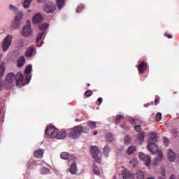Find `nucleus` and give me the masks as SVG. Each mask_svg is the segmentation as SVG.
Segmentation results:
<instances>
[{
    "label": "nucleus",
    "instance_id": "obj_5",
    "mask_svg": "<svg viewBox=\"0 0 179 179\" xmlns=\"http://www.w3.org/2000/svg\"><path fill=\"white\" fill-rule=\"evenodd\" d=\"M91 155H92L93 159H94L96 163H100V151L99 148L94 146L91 148Z\"/></svg>",
    "mask_w": 179,
    "mask_h": 179
},
{
    "label": "nucleus",
    "instance_id": "obj_35",
    "mask_svg": "<svg viewBox=\"0 0 179 179\" xmlns=\"http://www.w3.org/2000/svg\"><path fill=\"white\" fill-rule=\"evenodd\" d=\"M155 120H156L157 122H159V121L162 120V113H157L156 114Z\"/></svg>",
    "mask_w": 179,
    "mask_h": 179
},
{
    "label": "nucleus",
    "instance_id": "obj_44",
    "mask_svg": "<svg viewBox=\"0 0 179 179\" xmlns=\"http://www.w3.org/2000/svg\"><path fill=\"white\" fill-rule=\"evenodd\" d=\"M101 103H103V99L99 97L96 101L97 106H101Z\"/></svg>",
    "mask_w": 179,
    "mask_h": 179
},
{
    "label": "nucleus",
    "instance_id": "obj_9",
    "mask_svg": "<svg viewBox=\"0 0 179 179\" xmlns=\"http://www.w3.org/2000/svg\"><path fill=\"white\" fill-rule=\"evenodd\" d=\"M60 157L64 160H69V163L71 162H76V157L73 155H69L68 152H62L60 155Z\"/></svg>",
    "mask_w": 179,
    "mask_h": 179
},
{
    "label": "nucleus",
    "instance_id": "obj_36",
    "mask_svg": "<svg viewBox=\"0 0 179 179\" xmlns=\"http://www.w3.org/2000/svg\"><path fill=\"white\" fill-rule=\"evenodd\" d=\"M138 141H143L145 139V133H139L138 136Z\"/></svg>",
    "mask_w": 179,
    "mask_h": 179
},
{
    "label": "nucleus",
    "instance_id": "obj_30",
    "mask_svg": "<svg viewBox=\"0 0 179 179\" xmlns=\"http://www.w3.org/2000/svg\"><path fill=\"white\" fill-rule=\"evenodd\" d=\"M129 164H132L134 167H136V166H138V159L134 158L129 162Z\"/></svg>",
    "mask_w": 179,
    "mask_h": 179
},
{
    "label": "nucleus",
    "instance_id": "obj_28",
    "mask_svg": "<svg viewBox=\"0 0 179 179\" xmlns=\"http://www.w3.org/2000/svg\"><path fill=\"white\" fill-rule=\"evenodd\" d=\"M44 34H45V31H44L39 33V34L38 35V36L36 38V43H38V41H40V40H41V38H43V36H44Z\"/></svg>",
    "mask_w": 179,
    "mask_h": 179
},
{
    "label": "nucleus",
    "instance_id": "obj_24",
    "mask_svg": "<svg viewBox=\"0 0 179 179\" xmlns=\"http://www.w3.org/2000/svg\"><path fill=\"white\" fill-rule=\"evenodd\" d=\"M135 150H136V148H135V146L131 145L130 147H129L128 150H127V155H132V153H134V152H135Z\"/></svg>",
    "mask_w": 179,
    "mask_h": 179
},
{
    "label": "nucleus",
    "instance_id": "obj_3",
    "mask_svg": "<svg viewBox=\"0 0 179 179\" xmlns=\"http://www.w3.org/2000/svg\"><path fill=\"white\" fill-rule=\"evenodd\" d=\"M87 132H89V128L82 126H76L70 129L69 136L73 139H76V138H79V136L82 135V134H87Z\"/></svg>",
    "mask_w": 179,
    "mask_h": 179
},
{
    "label": "nucleus",
    "instance_id": "obj_29",
    "mask_svg": "<svg viewBox=\"0 0 179 179\" xmlns=\"http://www.w3.org/2000/svg\"><path fill=\"white\" fill-rule=\"evenodd\" d=\"M48 28V24L47 23H43L39 25V30H45Z\"/></svg>",
    "mask_w": 179,
    "mask_h": 179
},
{
    "label": "nucleus",
    "instance_id": "obj_10",
    "mask_svg": "<svg viewBox=\"0 0 179 179\" xmlns=\"http://www.w3.org/2000/svg\"><path fill=\"white\" fill-rule=\"evenodd\" d=\"M31 34V28L30 27V21L27 22V26L22 28V36L29 37Z\"/></svg>",
    "mask_w": 179,
    "mask_h": 179
},
{
    "label": "nucleus",
    "instance_id": "obj_1",
    "mask_svg": "<svg viewBox=\"0 0 179 179\" xmlns=\"http://www.w3.org/2000/svg\"><path fill=\"white\" fill-rule=\"evenodd\" d=\"M15 83L17 86H24L26 82L24 81V78H23V74L18 72L16 75L13 73H9L6 76L3 86L6 89H12L15 86Z\"/></svg>",
    "mask_w": 179,
    "mask_h": 179
},
{
    "label": "nucleus",
    "instance_id": "obj_57",
    "mask_svg": "<svg viewBox=\"0 0 179 179\" xmlns=\"http://www.w3.org/2000/svg\"><path fill=\"white\" fill-rule=\"evenodd\" d=\"M0 115H1V109H0Z\"/></svg>",
    "mask_w": 179,
    "mask_h": 179
},
{
    "label": "nucleus",
    "instance_id": "obj_25",
    "mask_svg": "<svg viewBox=\"0 0 179 179\" xmlns=\"http://www.w3.org/2000/svg\"><path fill=\"white\" fill-rule=\"evenodd\" d=\"M121 120H124V115H118L116 116V119L115 120V124H120V121Z\"/></svg>",
    "mask_w": 179,
    "mask_h": 179
},
{
    "label": "nucleus",
    "instance_id": "obj_42",
    "mask_svg": "<svg viewBox=\"0 0 179 179\" xmlns=\"http://www.w3.org/2000/svg\"><path fill=\"white\" fill-rule=\"evenodd\" d=\"M159 103H160V97L159 96H156L155 99V105L157 106V104H159Z\"/></svg>",
    "mask_w": 179,
    "mask_h": 179
},
{
    "label": "nucleus",
    "instance_id": "obj_20",
    "mask_svg": "<svg viewBox=\"0 0 179 179\" xmlns=\"http://www.w3.org/2000/svg\"><path fill=\"white\" fill-rule=\"evenodd\" d=\"M123 179H132L134 178V175L130 173L129 171L124 170L122 173Z\"/></svg>",
    "mask_w": 179,
    "mask_h": 179
},
{
    "label": "nucleus",
    "instance_id": "obj_46",
    "mask_svg": "<svg viewBox=\"0 0 179 179\" xmlns=\"http://www.w3.org/2000/svg\"><path fill=\"white\" fill-rule=\"evenodd\" d=\"M169 138L164 137V143L165 146H169Z\"/></svg>",
    "mask_w": 179,
    "mask_h": 179
},
{
    "label": "nucleus",
    "instance_id": "obj_21",
    "mask_svg": "<svg viewBox=\"0 0 179 179\" xmlns=\"http://www.w3.org/2000/svg\"><path fill=\"white\" fill-rule=\"evenodd\" d=\"M56 5L58 9H62L65 6V0H56Z\"/></svg>",
    "mask_w": 179,
    "mask_h": 179
},
{
    "label": "nucleus",
    "instance_id": "obj_8",
    "mask_svg": "<svg viewBox=\"0 0 179 179\" xmlns=\"http://www.w3.org/2000/svg\"><path fill=\"white\" fill-rule=\"evenodd\" d=\"M56 10L57 6H55L54 3L47 4L44 7V11L45 12V13H54V12H55Z\"/></svg>",
    "mask_w": 179,
    "mask_h": 179
},
{
    "label": "nucleus",
    "instance_id": "obj_45",
    "mask_svg": "<svg viewBox=\"0 0 179 179\" xmlns=\"http://www.w3.org/2000/svg\"><path fill=\"white\" fill-rule=\"evenodd\" d=\"M164 37H167V38H173V35L168 34L167 32L164 34Z\"/></svg>",
    "mask_w": 179,
    "mask_h": 179
},
{
    "label": "nucleus",
    "instance_id": "obj_4",
    "mask_svg": "<svg viewBox=\"0 0 179 179\" xmlns=\"http://www.w3.org/2000/svg\"><path fill=\"white\" fill-rule=\"evenodd\" d=\"M57 132L58 129L53 126H48L45 131L46 135L51 139L56 138Z\"/></svg>",
    "mask_w": 179,
    "mask_h": 179
},
{
    "label": "nucleus",
    "instance_id": "obj_33",
    "mask_svg": "<svg viewBox=\"0 0 179 179\" xmlns=\"http://www.w3.org/2000/svg\"><path fill=\"white\" fill-rule=\"evenodd\" d=\"M25 73L26 74H30L31 73V65H28L25 68Z\"/></svg>",
    "mask_w": 179,
    "mask_h": 179
},
{
    "label": "nucleus",
    "instance_id": "obj_50",
    "mask_svg": "<svg viewBox=\"0 0 179 179\" xmlns=\"http://www.w3.org/2000/svg\"><path fill=\"white\" fill-rule=\"evenodd\" d=\"M108 136H110V137L112 138L111 139H109V141H113L114 136H113V134H109V135L108 134V135H107V138H108Z\"/></svg>",
    "mask_w": 179,
    "mask_h": 179
},
{
    "label": "nucleus",
    "instance_id": "obj_18",
    "mask_svg": "<svg viewBox=\"0 0 179 179\" xmlns=\"http://www.w3.org/2000/svg\"><path fill=\"white\" fill-rule=\"evenodd\" d=\"M168 159L169 162H174V160H176V154L174 153L173 150H168Z\"/></svg>",
    "mask_w": 179,
    "mask_h": 179
},
{
    "label": "nucleus",
    "instance_id": "obj_52",
    "mask_svg": "<svg viewBox=\"0 0 179 179\" xmlns=\"http://www.w3.org/2000/svg\"><path fill=\"white\" fill-rule=\"evenodd\" d=\"M38 2H39L40 3H42V2H44L45 0H37Z\"/></svg>",
    "mask_w": 179,
    "mask_h": 179
},
{
    "label": "nucleus",
    "instance_id": "obj_56",
    "mask_svg": "<svg viewBox=\"0 0 179 179\" xmlns=\"http://www.w3.org/2000/svg\"><path fill=\"white\" fill-rule=\"evenodd\" d=\"M1 56L0 55V59H1Z\"/></svg>",
    "mask_w": 179,
    "mask_h": 179
},
{
    "label": "nucleus",
    "instance_id": "obj_31",
    "mask_svg": "<svg viewBox=\"0 0 179 179\" xmlns=\"http://www.w3.org/2000/svg\"><path fill=\"white\" fill-rule=\"evenodd\" d=\"M93 173L96 176H100V171L99 170V167L94 166L93 168Z\"/></svg>",
    "mask_w": 179,
    "mask_h": 179
},
{
    "label": "nucleus",
    "instance_id": "obj_43",
    "mask_svg": "<svg viewBox=\"0 0 179 179\" xmlns=\"http://www.w3.org/2000/svg\"><path fill=\"white\" fill-rule=\"evenodd\" d=\"M121 127L125 131H127V129H129V124H127V123H124Z\"/></svg>",
    "mask_w": 179,
    "mask_h": 179
},
{
    "label": "nucleus",
    "instance_id": "obj_15",
    "mask_svg": "<svg viewBox=\"0 0 179 179\" xmlns=\"http://www.w3.org/2000/svg\"><path fill=\"white\" fill-rule=\"evenodd\" d=\"M44 155V150L43 149H38V150L34 152V156L36 159H41Z\"/></svg>",
    "mask_w": 179,
    "mask_h": 179
},
{
    "label": "nucleus",
    "instance_id": "obj_47",
    "mask_svg": "<svg viewBox=\"0 0 179 179\" xmlns=\"http://www.w3.org/2000/svg\"><path fill=\"white\" fill-rule=\"evenodd\" d=\"M129 122H130V124H131V125H134V124H136V120L131 119V120H129Z\"/></svg>",
    "mask_w": 179,
    "mask_h": 179
},
{
    "label": "nucleus",
    "instance_id": "obj_48",
    "mask_svg": "<svg viewBox=\"0 0 179 179\" xmlns=\"http://www.w3.org/2000/svg\"><path fill=\"white\" fill-rule=\"evenodd\" d=\"M83 10V6H78V8H77V12H78V13H80V12H82Z\"/></svg>",
    "mask_w": 179,
    "mask_h": 179
},
{
    "label": "nucleus",
    "instance_id": "obj_27",
    "mask_svg": "<svg viewBox=\"0 0 179 179\" xmlns=\"http://www.w3.org/2000/svg\"><path fill=\"white\" fill-rule=\"evenodd\" d=\"M33 2V0H24L23 3L24 8H29L30 6V3Z\"/></svg>",
    "mask_w": 179,
    "mask_h": 179
},
{
    "label": "nucleus",
    "instance_id": "obj_54",
    "mask_svg": "<svg viewBox=\"0 0 179 179\" xmlns=\"http://www.w3.org/2000/svg\"><path fill=\"white\" fill-rule=\"evenodd\" d=\"M148 179H155V178H153V177H150V178H148Z\"/></svg>",
    "mask_w": 179,
    "mask_h": 179
},
{
    "label": "nucleus",
    "instance_id": "obj_6",
    "mask_svg": "<svg viewBox=\"0 0 179 179\" xmlns=\"http://www.w3.org/2000/svg\"><path fill=\"white\" fill-rule=\"evenodd\" d=\"M138 157L143 162H145V166L149 167L150 166V164L152 163V159L150 158V156L146 155L142 152L139 153Z\"/></svg>",
    "mask_w": 179,
    "mask_h": 179
},
{
    "label": "nucleus",
    "instance_id": "obj_23",
    "mask_svg": "<svg viewBox=\"0 0 179 179\" xmlns=\"http://www.w3.org/2000/svg\"><path fill=\"white\" fill-rule=\"evenodd\" d=\"M88 127L91 129H94V128H96L97 124L96 123V122H92V121H89L87 122Z\"/></svg>",
    "mask_w": 179,
    "mask_h": 179
},
{
    "label": "nucleus",
    "instance_id": "obj_22",
    "mask_svg": "<svg viewBox=\"0 0 179 179\" xmlns=\"http://www.w3.org/2000/svg\"><path fill=\"white\" fill-rule=\"evenodd\" d=\"M137 179H145V172L142 171H138L136 173Z\"/></svg>",
    "mask_w": 179,
    "mask_h": 179
},
{
    "label": "nucleus",
    "instance_id": "obj_13",
    "mask_svg": "<svg viewBox=\"0 0 179 179\" xmlns=\"http://www.w3.org/2000/svg\"><path fill=\"white\" fill-rule=\"evenodd\" d=\"M72 164L71 165L69 171L71 174L76 175L78 173V166L76 165V160L75 162H71Z\"/></svg>",
    "mask_w": 179,
    "mask_h": 179
},
{
    "label": "nucleus",
    "instance_id": "obj_11",
    "mask_svg": "<svg viewBox=\"0 0 179 179\" xmlns=\"http://www.w3.org/2000/svg\"><path fill=\"white\" fill-rule=\"evenodd\" d=\"M140 64L138 66V72L141 75L145 73V71L148 69V64H146V62H140Z\"/></svg>",
    "mask_w": 179,
    "mask_h": 179
},
{
    "label": "nucleus",
    "instance_id": "obj_7",
    "mask_svg": "<svg viewBox=\"0 0 179 179\" xmlns=\"http://www.w3.org/2000/svg\"><path fill=\"white\" fill-rule=\"evenodd\" d=\"M12 42V36L10 35H8L3 40L2 43L3 50L6 51L8 48H9V45Z\"/></svg>",
    "mask_w": 179,
    "mask_h": 179
},
{
    "label": "nucleus",
    "instance_id": "obj_58",
    "mask_svg": "<svg viewBox=\"0 0 179 179\" xmlns=\"http://www.w3.org/2000/svg\"><path fill=\"white\" fill-rule=\"evenodd\" d=\"M164 177V173L163 174Z\"/></svg>",
    "mask_w": 179,
    "mask_h": 179
},
{
    "label": "nucleus",
    "instance_id": "obj_34",
    "mask_svg": "<svg viewBox=\"0 0 179 179\" xmlns=\"http://www.w3.org/2000/svg\"><path fill=\"white\" fill-rule=\"evenodd\" d=\"M4 73H5V67L3 65H1L0 66V78H2Z\"/></svg>",
    "mask_w": 179,
    "mask_h": 179
},
{
    "label": "nucleus",
    "instance_id": "obj_40",
    "mask_svg": "<svg viewBox=\"0 0 179 179\" xmlns=\"http://www.w3.org/2000/svg\"><path fill=\"white\" fill-rule=\"evenodd\" d=\"M171 134L173 138H177V136H178V131L176 129H173Z\"/></svg>",
    "mask_w": 179,
    "mask_h": 179
},
{
    "label": "nucleus",
    "instance_id": "obj_38",
    "mask_svg": "<svg viewBox=\"0 0 179 179\" xmlns=\"http://www.w3.org/2000/svg\"><path fill=\"white\" fill-rule=\"evenodd\" d=\"M85 94L87 97H90L93 94V91L88 90L85 92Z\"/></svg>",
    "mask_w": 179,
    "mask_h": 179
},
{
    "label": "nucleus",
    "instance_id": "obj_16",
    "mask_svg": "<svg viewBox=\"0 0 179 179\" xmlns=\"http://www.w3.org/2000/svg\"><path fill=\"white\" fill-rule=\"evenodd\" d=\"M33 23H41V22H43V16L41 15V14H36L34 15V17H33Z\"/></svg>",
    "mask_w": 179,
    "mask_h": 179
},
{
    "label": "nucleus",
    "instance_id": "obj_51",
    "mask_svg": "<svg viewBox=\"0 0 179 179\" xmlns=\"http://www.w3.org/2000/svg\"><path fill=\"white\" fill-rule=\"evenodd\" d=\"M170 179H176V176L174 175H171Z\"/></svg>",
    "mask_w": 179,
    "mask_h": 179
},
{
    "label": "nucleus",
    "instance_id": "obj_53",
    "mask_svg": "<svg viewBox=\"0 0 179 179\" xmlns=\"http://www.w3.org/2000/svg\"><path fill=\"white\" fill-rule=\"evenodd\" d=\"M98 132L97 131H94V135H97Z\"/></svg>",
    "mask_w": 179,
    "mask_h": 179
},
{
    "label": "nucleus",
    "instance_id": "obj_17",
    "mask_svg": "<svg viewBox=\"0 0 179 179\" xmlns=\"http://www.w3.org/2000/svg\"><path fill=\"white\" fill-rule=\"evenodd\" d=\"M26 62V59L24 58V56H20L17 61V65L19 68H21V66H23Z\"/></svg>",
    "mask_w": 179,
    "mask_h": 179
},
{
    "label": "nucleus",
    "instance_id": "obj_41",
    "mask_svg": "<svg viewBox=\"0 0 179 179\" xmlns=\"http://www.w3.org/2000/svg\"><path fill=\"white\" fill-rule=\"evenodd\" d=\"M124 143H131V137H129V136H126L124 137Z\"/></svg>",
    "mask_w": 179,
    "mask_h": 179
},
{
    "label": "nucleus",
    "instance_id": "obj_19",
    "mask_svg": "<svg viewBox=\"0 0 179 179\" xmlns=\"http://www.w3.org/2000/svg\"><path fill=\"white\" fill-rule=\"evenodd\" d=\"M34 54V47L31 46L25 51V57H31Z\"/></svg>",
    "mask_w": 179,
    "mask_h": 179
},
{
    "label": "nucleus",
    "instance_id": "obj_32",
    "mask_svg": "<svg viewBox=\"0 0 179 179\" xmlns=\"http://www.w3.org/2000/svg\"><path fill=\"white\" fill-rule=\"evenodd\" d=\"M41 174H48V173H50V169L45 167H43L41 169Z\"/></svg>",
    "mask_w": 179,
    "mask_h": 179
},
{
    "label": "nucleus",
    "instance_id": "obj_14",
    "mask_svg": "<svg viewBox=\"0 0 179 179\" xmlns=\"http://www.w3.org/2000/svg\"><path fill=\"white\" fill-rule=\"evenodd\" d=\"M67 135L68 133H66V131H65L64 130H61L60 131H58L57 130L56 138L57 139H64L65 138H66Z\"/></svg>",
    "mask_w": 179,
    "mask_h": 179
},
{
    "label": "nucleus",
    "instance_id": "obj_26",
    "mask_svg": "<svg viewBox=\"0 0 179 179\" xmlns=\"http://www.w3.org/2000/svg\"><path fill=\"white\" fill-rule=\"evenodd\" d=\"M110 152V148L108 146H105L103 148V155L106 157H108V153Z\"/></svg>",
    "mask_w": 179,
    "mask_h": 179
},
{
    "label": "nucleus",
    "instance_id": "obj_49",
    "mask_svg": "<svg viewBox=\"0 0 179 179\" xmlns=\"http://www.w3.org/2000/svg\"><path fill=\"white\" fill-rule=\"evenodd\" d=\"M10 9H11V10H16V7L13 5H10Z\"/></svg>",
    "mask_w": 179,
    "mask_h": 179
},
{
    "label": "nucleus",
    "instance_id": "obj_39",
    "mask_svg": "<svg viewBox=\"0 0 179 179\" xmlns=\"http://www.w3.org/2000/svg\"><path fill=\"white\" fill-rule=\"evenodd\" d=\"M141 125L139 124H136L134 126V131H136V132H138L139 134L141 133Z\"/></svg>",
    "mask_w": 179,
    "mask_h": 179
},
{
    "label": "nucleus",
    "instance_id": "obj_12",
    "mask_svg": "<svg viewBox=\"0 0 179 179\" xmlns=\"http://www.w3.org/2000/svg\"><path fill=\"white\" fill-rule=\"evenodd\" d=\"M20 20H22V15L15 16L14 22L12 23V27L14 29H19L20 27Z\"/></svg>",
    "mask_w": 179,
    "mask_h": 179
},
{
    "label": "nucleus",
    "instance_id": "obj_37",
    "mask_svg": "<svg viewBox=\"0 0 179 179\" xmlns=\"http://www.w3.org/2000/svg\"><path fill=\"white\" fill-rule=\"evenodd\" d=\"M25 79L26 80H24V82L26 85V83H29V82H30V79H31V76H30V74H26Z\"/></svg>",
    "mask_w": 179,
    "mask_h": 179
},
{
    "label": "nucleus",
    "instance_id": "obj_55",
    "mask_svg": "<svg viewBox=\"0 0 179 179\" xmlns=\"http://www.w3.org/2000/svg\"><path fill=\"white\" fill-rule=\"evenodd\" d=\"M87 86H90V83H88V84H87Z\"/></svg>",
    "mask_w": 179,
    "mask_h": 179
},
{
    "label": "nucleus",
    "instance_id": "obj_2",
    "mask_svg": "<svg viewBox=\"0 0 179 179\" xmlns=\"http://www.w3.org/2000/svg\"><path fill=\"white\" fill-rule=\"evenodd\" d=\"M156 142H157V135L155 133H150V140L148 144V150L150 153H157V157H155L153 162L154 166H157V163L163 159V152H162V151H159Z\"/></svg>",
    "mask_w": 179,
    "mask_h": 179
}]
</instances>
